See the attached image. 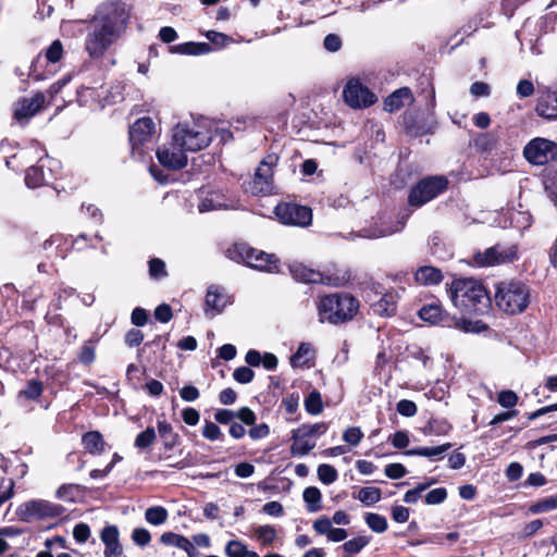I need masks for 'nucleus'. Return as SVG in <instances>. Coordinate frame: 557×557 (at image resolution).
Here are the masks:
<instances>
[{"label":"nucleus","instance_id":"nucleus-1","mask_svg":"<svg viewBox=\"0 0 557 557\" xmlns=\"http://www.w3.org/2000/svg\"><path fill=\"white\" fill-rule=\"evenodd\" d=\"M447 292L453 305L465 314L484 315L492 308L486 288L474 278H455L448 285Z\"/></svg>","mask_w":557,"mask_h":557},{"label":"nucleus","instance_id":"nucleus-2","mask_svg":"<svg viewBox=\"0 0 557 557\" xmlns=\"http://www.w3.org/2000/svg\"><path fill=\"white\" fill-rule=\"evenodd\" d=\"M358 309V299L346 293L326 295L318 304L320 321H326L331 324H339L352 320Z\"/></svg>","mask_w":557,"mask_h":557},{"label":"nucleus","instance_id":"nucleus-3","mask_svg":"<svg viewBox=\"0 0 557 557\" xmlns=\"http://www.w3.org/2000/svg\"><path fill=\"white\" fill-rule=\"evenodd\" d=\"M531 302V288L519 280L503 281L497 284L495 304L507 314L522 313Z\"/></svg>","mask_w":557,"mask_h":557},{"label":"nucleus","instance_id":"nucleus-4","mask_svg":"<svg viewBox=\"0 0 557 557\" xmlns=\"http://www.w3.org/2000/svg\"><path fill=\"white\" fill-rule=\"evenodd\" d=\"M213 135L209 128V121L178 123L172 131V146L185 152H197L209 146Z\"/></svg>","mask_w":557,"mask_h":557},{"label":"nucleus","instance_id":"nucleus-5","mask_svg":"<svg viewBox=\"0 0 557 557\" xmlns=\"http://www.w3.org/2000/svg\"><path fill=\"white\" fill-rule=\"evenodd\" d=\"M225 256L237 263H245L250 268L265 271L277 272L278 260L274 255L257 250L245 243H235L225 250Z\"/></svg>","mask_w":557,"mask_h":557},{"label":"nucleus","instance_id":"nucleus-6","mask_svg":"<svg viewBox=\"0 0 557 557\" xmlns=\"http://www.w3.org/2000/svg\"><path fill=\"white\" fill-rule=\"evenodd\" d=\"M128 18L129 12L126 4L121 0H114L102 3L91 22L120 38L126 28Z\"/></svg>","mask_w":557,"mask_h":557},{"label":"nucleus","instance_id":"nucleus-7","mask_svg":"<svg viewBox=\"0 0 557 557\" xmlns=\"http://www.w3.org/2000/svg\"><path fill=\"white\" fill-rule=\"evenodd\" d=\"M556 8L557 2L553 1L548 5V9H552L549 13L541 17L536 23L532 22L531 20H527L522 28L516 33V36L521 44H523V41H528L530 44V49L533 54L541 53L536 47L540 35L555 30V23L557 20V11L555 10Z\"/></svg>","mask_w":557,"mask_h":557},{"label":"nucleus","instance_id":"nucleus-8","mask_svg":"<svg viewBox=\"0 0 557 557\" xmlns=\"http://www.w3.org/2000/svg\"><path fill=\"white\" fill-rule=\"evenodd\" d=\"M448 188V180L443 175L426 176L420 180L408 196L411 207L420 208L445 193Z\"/></svg>","mask_w":557,"mask_h":557},{"label":"nucleus","instance_id":"nucleus-9","mask_svg":"<svg viewBox=\"0 0 557 557\" xmlns=\"http://www.w3.org/2000/svg\"><path fill=\"white\" fill-rule=\"evenodd\" d=\"M128 135L132 153L143 157L154 140L156 124L151 117H140L129 127Z\"/></svg>","mask_w":557,"mask_h":557},{"label":"nucleus","instance_id":"nucleus-10","mask_svg":"<svg viewBox=\"0 0 557 557\" xmlns=\"http://www.w3.org/2000/svg\"><path fill=\"white\" fill-rule=\"evenodd\" d=\"M208 42H184L172 47V51L180 54H188V55H201L208 54L213 51V49H222L230 45L233 39L226 34L219 33L215 30H208L206 33Z\"/></svg>","mask_w":557,"mask_h":557},{"label":"nucleus","instance_id":"nucleus-11","mask_svg":"<svg viewBox=\"0 0 557 557\" xmlns=\"http://www.w3.org/2000/svg\"><path fill=\"white\" fill-rule=\"evenodd\" d=\"M119 39L111 32L102 29L100 26L90 22L85 37L84 48L91 59H100L109 48Z\"/></svg>","mask_w":557,"mask_h":557},{"label":"nucleus","instance_id":"nucleus-12","mask_svg":"<svg viewBox=\"0 0 557 557\" xmlns=\"http://www.w3.org/2000/svg\"><path fill=\"white\" fill-rule=\"evenodd\" d=\"M278 156L276 153L268 154L256 169L252 181L250 182V191L255 195H268L274 189L273 173L277 165Z\"/></svg>","mask_w":557,"mask_h":557},{"label":"nucleus","instance_id":"nucleus-13","mask_svg":"<svg viewBox=\"0 0 557 557\" xmlns=\"http://www.w3.org/2000/svg\"><path fill=\"white\" fill-rule=\"evenodd\" d=\"M517 259L518 247L513 244H496L474 256L475 262L482 267L512 263Z\"/></svg>","mask_w":557,"mask_h":557},{"label":"nucleus","instance_id":"nucleus-14","mask_svg":"<svg viewBox=\"0 0 557 557\" xmlns=\"http://www.w3.org/2000/svg\"><path fill=\"white\" fill-rule=\"evenodd\" d=\"M274 213L278 221L285 225L305 227L310 225L312 221L310 208L293 202L278 203L274 209Z\"/></svg>","mask_w":557,"mask_h":557},{"label":"nucleus","instance_id":"nucleus-15","mask_svg":"<svg viewBox=\"0 0 557 557\" xmlns=\"http://www.w3.org/2000/svg\"><path fill=\"white\" fill-rule=\"evenodd\" d=\"M343 97L352 109L368 108L377 100L376 96L359 78H351L346 83Z\"/></svg>","mask_w":557,"mask_h":557},{"label":"nucleus","instance_id":"nucleus-16","mask_svg":"<svg viewBox=\"0 0 557 557\" xmlns=\"http://www.w3.org/2000/svg\"><path fill=\"white\" fill-rule=\"evenodd\" d=\"M557 154V145L546 138H534L523 149L525 159L535 165H544Z\"/></svg>","mask_w":557,"mask_h":557},{"label":"nucleus","instance_id":"nucleus-17","mask_svg":"<svg viewBox=\"0 0 557 557\" xmlns=\"http://www.w3.org/2000/svg\"><path fill=\"white\" fill-rule=\"evenodd\" d=\"M63 512L64 508L62 506L42 499L30 500L18 507V515L25 521L54 518L61 516Z\"/></svg>","mask_w":557,"mask_h":557},{"label":"nucleus","instance_id":"nucleus-18","mask_svg":"<svg viewBox=\"0 0 557 557\" xmlns=\"http://www.w3.org/2000/svg\"><path fill=\"white\" fill-rule=\"evenodd\" d=\"M51 163L52 160L46 156V158H40L37 164L29 166L25 174L27 187L37 188L48 184L53 178Z\"/></svg>","mask_w":557,"mask_h":557},{"label":"nucleus","instance_id":"nucleus-19","mask_svg":"<svg viewBox=\"0 0 557 557\" xmlns=\"http://www.w3.org/2000/svg\"><path fill=\"white\" fill-rule=\"evenodd\" d=\"M156 154L160 164L169 170H181L187 165L186 152L178 147L173 148L172 141L160 147Z\"/></svg>","mask_w":557,"mask_h":557},{"label":"nucleus","instance_id":"nucleus-20","mask_svg":"<svg viewBox=\"0 0 557 557\" xmlns=\"http://www.w3.org/2000/svg\"><path fill=\"white\" fill-rule=\"evenodd\" d=\"M44 102L45 96L40 92L30 98H22L15 103L14 119L21 124L27 122L40 110Z\"/></svg>","mask_w":557,"mask_h":557},{"label":"nucleus","instance_id":"nucleus-21","mask_svg":"<svg viewBox=\"0 0 557 557\" xmlns=\"http://www.w3.org/2000/svg\"><path fill=\"white\" fill-rule=\"evenodd\" d=\"M200 212H209L212 210L227 209V199L225 195L219 190L200 189L198 193Z\"/></svg>","mask_w":557,"mask_h":557},{"label":"nucleus","instance_id":"nucleus-22","mask_svg":"<svg viewBox=\"0 0 557 557\" xmlns=\"http://www.w3.org/2000/svg\"><path fill=\"white\" fill-rule=\"evenodd\" d=\"M289 272L295 281L306 284H326L329 282L321 272L310 269L301 263L289 265Z\"/></svg>","mask_w":557,"mask_h":557},{"label":"nucleus","instance_id":"nucleus-23","mask_svg":"<svg viewBox=\"0 0 557 557\" xmlns=\"http://www.w3.org/2000/svg\"><path fill=\"white\" fill-rule=\"evenodd\" d=\"M399 296L395 290H387L382 294L379 300L371 302L373 313L381 317H392L397 311Z\"/></svg>","mask_w":557,"mask_h":557},{"label":"nucleus","instance_id":"nucleus-24","mask_svg":"<svg viewBox=\"0 0 557 557\" xmlns=\"http://www.w3.org/2000/svg\"><path fill=\"white\" fill-rule=\"evenodd\" d=\"M100 539L106 545L104 557H119L122 554V546L119 541V530L115 525L103 528Z\"/></svg>","mask_w":557,"mask_h":557},{"label":"nucleus","instance_id":"nucleus-25","mask_svg":"<svg viewBox=\"0 0 557 557\" xmlns=\"http://www.w3.org/2000/svg\"><path fill=\"white\" fill-rule=\"evenodd\" d=\"M536 113L548 120L557 117V90L545 91L537 101Z\"/></svg>","mask_w":557,"mask_h":557},{"label":"nucleus","instance_id":"nucleus-26","mask_svg":"<svg viewBox=\"0 0 557 557\" xmlns=\"http://www.w3.org/2000/svg\"><path fill=\"white\" fill-rule=\"evenodd\" d=\"M406 101L412 102L413 96L408 87H401L395 90L384 100V110L387 112L398 111L405 106Z\"/></svg>","mask_w":557,"mask_h":557},{"label":"nucleus","instance_id":"nucleus-27","mask_svg":"<svg viewBox=\"0 0 557 557\" xmlns=\"http://www.w3.org/2000/svg\"><path fill=\"white\" fill-rule=\"evenodd\" d=\"M442 280V271L431 265L420 267L414 273V281L424 286L437 285Z\"/></svg>","mask_w":557,"mask_h":557},{"label":"nucleus","instance_id":"nucleus-28","mask_svg":"<svg viewBox=\"0 0 557 557\" xmlns=\"http://www.w3.org/2000/svg\"><path fill=\"white\" fill-rule=\"evenodd\" d=\"M227 305V297L219 287L210 286L206 295V314L209 315V310L214 313H220Z\"/></svg>","mask_w":557,"mask_h":557},{"label":"nucleus","instance_id":"nucleus-29","mask_svg":"<svg viewBox=\"0 0 557 557\" xmlns=\"http://www.w3.org/2000/svg\"><path fill=\"white\" fill-rule=\"evenodd\" d=\"M451 447L450 443H445L438 446H423L408 449L405 454L407 456H421L430 460H441L444 458L445 453Z\"/></svg>","mask_w":557,"mask_h":557},{"label":"nucleus","instance_id":"nucleus-30","mask_svg":"<svg viewBox=\"0 0 557 557\" xmlns=\"http://www.w3.org/2000/svg\"><path fill=\"white\" fill-rule=\"evenodd\" d=\"M82 443L87 453L101 455L106 448V442L98 431H90L83 435Z\"/></svg>","mask_w":557,"mask_h":557},{"label":"nucleus","instance_id":"nucleus-31","mask_svg":"<svg viewBox=\"0 0 557 557\" xmlns=\"http://www.w3.org/2000/svg\"><path fill=\"white\" fill-rule=\"evenodd\" d=\"M158 433L166 450H172L178 443L180 436L165 419L158 420Z\"/></svg>","mask_w":557,"mask_h":557},{"label":"nucleus","instance_id":"nucleus-32","mask_svg":"<svg viewBox=\"0 0 557 557\" xmlns=\"http://www.w3.org/2000/svg\"><path fill=\"white\" fill-rule=\"evenodd\" d=\"M454 326L457 330L462 331L465 333H475V334L482 333L487 330V324H485L483 321H481V320L472 321V320H468L465 318L455 319Z\"/></svg>","mask_w":557,"mask_h":557},{"label":"nucleus","instance_id":"nucleus-33","mask_svg":"<svg viewBox=\"0 0 557 557\" xmlns=\"http://www.w3.org/2000/svg\"><path fill=\"white\" fill-rule=\"evenodd\" d=\"M304 500L307 505V510L309 512H317L321 510V492L315 486L306 487L302 493Z\"/></svg>","mask_w":557,"mask_h":557},{"label":"nucleus","instance_id":"nucleus-34","mask_svg":"<svg viewBox=\"0 0 557 557\" xmlns=\"http://www.w3.org/2000/svg\"><path fill=\"white\" fill-rule=\"evenodd\" d=\"M225 554L227 557H259L256 552L248 550L247 546L238 540L227 542Z\"/></svg>","mask_w":557,"mask_h":557},{"label":"nucleus","instance_id":"nucleus-35","mask_svg":"<svg viewBox=\"0 0 557 557\" xmlns=\"http://www.w3.org/2000/svg\"><path fill=\"white\" fill-rule=\"evenodd\" d=\"M419 317L431 324L444 322L443 310L438 305H426L419 310Z\"/></svg>","mask_w":557,"mask_h":557},{"label":"nucleus","instance_id":"nucleus-36","mask_svg":"<svg viewBox=\"0 0 557 557\" xmlns=\"http://www.w3.org/2000/svg\"><path fill=\"white\" fill-rule=\"evenodd\" d=\"M292 438L293 444L290 450L292 454L296 456H305L315 446V444L309 442L307 437L299 436L298 432L295 430H293Z\"/></svg>","mask_w":557,"mask_h":557},{"label":"nucleus","instance_id":"nucleus-37","mask_svg":"<svg viewBox=\"0 0 557 557\" xmlns=\"http://www.w3.org/2000/svg\"><path fill=\"white\" fill-rule=\"evenodd\" d=\"M44 392V385L38 380H29L26 383L25 388L18 393V398H25L27 400H37Z\"/></svg>","mask_w":557,"mask_h":557},{"label":"nucleus","instance_id":"nucleus-38","mask_svg":"<svg viewBox=\"0 0 557 557\" xmlns=\"http://www.w3.org/2000/svg\"><path fill=\"white\" fill-rule=\"evenodd\" d=\"M169 513L164 507H149L145 512V519L152 525H161L168 520Z\"/></svg>","mask_w":557,"mask_h":557},{"label":"nucleus","instance_id":"nucleus-39","mask_svg":"<svg viewBox=\"0 0 557 557\" xmlns=\"http://www.w3.org/2000/svg\"><path fill=\"white\" fill-rule=\"evenodd\" d=\"M366 506H371L381 500V490L373 486L361 487L356 496Z\"/></svg>","mask_w":557,"mask_h":557},{"label":"nucleus","instance_id":"nucleus-40","mask_svg":"<svg viewBox=\"0 0 557 557\" xmlns=\"http://www.w3.org/2000/svg\"><path fill=\"white\" fill-rule=\"evenodd\" d=\"M401 228L403 225L400 224H397L396 226H375L370 228H363L361 233L362 236L367 238H380L399 232Z\"/></svg>","mask_w":557,"mask_h":557},{"label":"nucleus","instance_id":"nucleus-41","mask_svg":"<svg viewBox=\"0 0 557 557\" xmlns=\"http://www.w3.org/2000/svg\"><path fill=\"white\" fill-rule=\"evenodd\" d=\"M305 408L308 413L317 416L322 412L323 404L321 394L318 391H312L305 399Z\"/></svg>","mask_w":557,"mask_h":557},{"label":"nucleus","instance_id":"nucleus-42","mask_svg":"<svg viewBox=\"0 0 557 557\" xmlns=\"http://www.w3.org/2000/svg\"><path fill=\"white\" fill-rule=\"evenodd\" d=\"M327 430V424L324 422H319L314 424H302L297 428L295 431L298 432L299 436L305 437H314L324 434Z\"/></svg>","mask_w":557,"mask_h":557},{"label":"nucleus","instance_id":"nucleus-43","mask_svg":"<svg viewBox=\"0 0 557 557\" xmlns=\"http://www.w3.org/2000/svg\"><path fill=\"white\" fill-rule=\"evenodd\" d=\"M149 276L159 281L168 276L165 262L159 258H151L148 261Z\"/></svg>","mask_w":557,"mask_h":557},{"label":"nucleus","instance_id":"nucleus-44","mask_svg":"<svg viewBox=\"0 0 557 557\" xmlns=\"http://www.w3.org/2000/svg\"><path fill=\"white\" fill-rule=\"evenodd\" d=\"M429 247L431 253L440 259L448 257V252L445 249V243L443 237L438 233H434L429 238Z\"/></svg>","mask_w":557,"mask_h":557},{"label":"nucleus","instance_id":"nucleus-45","mask_svg":"<svg viewBox=\"0 0 557 557\" xmlns=\"http://www.w3.org/2000/svg\"><path fill=\"white\" fill-rule=\"evenodd\" d=\"M370 542V537L366 535H359L343 544V548L346 553L355 555L360 553Z\"/></svg>","mask_w":557,"mask_h":557},{"label":"nucleus","instance_id":"nucleus-46","mask_svg":"<svg viewBox=\"0 0 557 557\" xmlns=\"http://www.w3.org/2000/svg\"><path fill=\"white\" fill-rule=\"evenodd\" d=\"M364 519L368 527L376 533H383L387 530L386 518L379 513L369 512Z\"/></svg>","mask_w":557,"mask_h":557},{"label":"nucleus","instance_id":"nucleus-47","mask_svg":"<svg viewBox=\"0 0 557 557\" xmlns=\"http://www.w3.org/2000/svg\"><path fill=\"white\" fill-rule=\"evenodd\" d=\"M156 441V431L153 428L148 426L145 431L140 432L135 438V447L146 449L150 447Z\"/></svg>","mask_w":557,"mask_h":557},{"label":"nucleus","instance_id":"nucleus-48","mask_svg":"<svg viewBox=\"0 0 557 557\" xmlns=\"http://www.w3.org/2000/svg\"><path fill=\"white\" fill-rule=\"evenodd\" d=\"M317 472L319 480L326 485L334 483L338 478L337 470L331 465H320Z\"/></svg>","mask_w":557,"mask_h":557},{"label":"nucleus","instance_id":"nucleus-49","mask_svg":"<svg viewBox=\"0 0 557 557\" xmlns=\"http://www.w3.org/2000/svg\"><path fill=\"white\" fill-rule=\"evenodd\" d=\"M434 483H436V480L432 479L429 482L418 484L414 488L407 491L404 495V502L406 504H416L422 493Z\"/></svg>","mask_w":557,"mask_h":557},{"label":"nucleus","instance_id":"nucleus-50","mask_svg":"<svg viewBox=\"0 0 557 557\" xmlns=\"http://www.w3.org/2000/svg\"><path fill=\"white\" fill-rule=\"evenodd\" d=\"M497 137L493 133H485L478 136L474 140L475 146L482 151H490L497 145Z\"/></svg>","mask_w":557,"mask_h":557},{"label":"nucleus","instance_id":"nucleus-51","mask_svg":"<svg viewBox=\"0 0 557 557\" xmlns=\"http://www.w3.org/2000/svg\"><path fill=\"white\" fill-rule=\"evenodd\" d=\"M160 541L166 546H174L182 549L187 541V537L174 532H164Z\"/></svg>","mask_w":557,"mask_h":557},{"label":"nucleus","instance_id":"nucleus-52","mask_svg":"<svg viewBox=\"0 0 557 557\" xmlns=\"http://www.w3.org/2000/svg\"><path fill=\"white\" fill-rule=\"evenodd\" d=\"M557 508V495L543 498L532 505L531 511L534 513L546 512Z\"/></svg>","mask_w":557,"mask_h":557},{"label":"nucleus","instance_id":"nucleus-53","mask_svg":"<svg viewBox=\"0 0 557 557\" xmlns=\"http://www.w3.org/2000/svg\"><path fill=\"white\" fill-rule=\"evenodd\" d=\"M256 534L259 541H261L264 545H270L276 539V530L274 527L265 524L260 525L256 530Z\"/></svg>","mask_w":557,"mask_h":557},{"label":"nucleus","instance_id":"nucleus-54","mask_svg":"<svg viewBox=\"0 0 557 557\" xmlns=\"http://www.w3.org/2000/svg\"><path fill=\"white\" fill-rule=\"evenodd\" d=\"M447 498V490L445 487H436L431 490L425 496L424 500L428 505H440Z\"/></svg>","mask_w":557,"mask_h":557},{"label":"nucleus","instance_id":"nucleus-55","mask_svg":"<svg viewBox=\"0 0 557 557\" xmlns=\"http://www.w3.org/2000/svg\"><path fill=\"white\" fill-rule=\"evenodd\" d=\"M518 399L517 394L510 389L502 391L497 395V401L504 408H513Z\"/></svg>","mask_w":557,"mask_h":557},{"label":"nucleus","instance_id":"nucleus-56","mask_svg":"<svg viewBox=\"0 0 557 557\" xmlns=\"http://www.w3.org/2000/svg\"><path fill=\"white\" fill-rule=\"evenodd\" d=\"M202 436L209 441H218L223 437V434L215 423L206 421L202 428Z\"/></svg>","mask_w":557,"mask_h":557},{"label":"nucleus","instance_id":"nucleus-57","mask_svg":"<svg viewBox=\"0 0 557 557\" xmlns=\"http://www.w3.org/2000/svg\"><path fill=\"white\" fill-rule=\"evenodd\" d=\"M132 540L140 547L147 546L151 541L150 532L145 528H136L132 532Z\"/></svg>","mask_w":557,"mask_h":557},{"label":"nucleus","instance_id":"nucleus-58","mask_svg":"<svg viewBox=\"0 0 557 557\" xmlns=\"http://www.w3.org/2000/svg\"><path fill=\"white\" fill-rule=\"evenodd\" d=\"M63 47L60 40H54L46 51V58L49 62L55 63L61 60Z\"/></svg>","mask_w":557,"mask_h":557},{"label":"nucleus","instance_id":"nucleus-59","mask_svg":"<svg viewBox=\"0 0 557 557\" xmlns=\"http://www.w3.org/2000/svg\"><path fill=\"white\" fill-rule=\"evenodd\" d=\"M255 373L248 367H239L233 372V377L240 384H248L253 380Z\"/></svg>","mask_w":557,"mask_h":557},{"label":"nucleus","instance_id":"nucleus-60","mask_svg":"<svg viewBox=\"0 0 557 557\" xmlns=\"http://www.w3.org/2000/svg\"><path fill=\"white\" fill-rule=\"evenodd\" d=\"M396 410L399 414L404 417H413L417 413L418 408L413 401L408 399H401L397 403Z\"/></svg>","mask_w":557,"mask_h":557},{"label":"nucleus","instance_id":"nucleus-61","mask_svg":"<svg viewBox=\"0 0 557 557\" xmlns=\"http://www.w3.org/2000/svg\"><path fill=\"white\" fill-rule=\"evenodd\" d=\"M95 357L94 344L90 341L84 343L78 356L79 361L84 364H90L95 360Z\"/></svg>","mask_w":557,"mask_h":557},{"label":"nucleus","instance_id":"nucleus-62","mask_svg":"<svg viewBox=\"0 0 557 557\" xmlns=\"http://www.w3.org/2000/svg\"><path fill=\"white\" fill-rule=\"evenodd\" d=\"M362 437L363 433L357 426L348 428L343 434V440L352 446H357Z\"/></svg>","mask_w":557,"mask_h":557},{"label":"nucleus","instance_id":"nucleus-63","mask_svg":"<svg viewBox=\"0 0 557 557\" xmlns=\"http://www.w3.org/2000/svg\"><path fill=\"white\" fill-rule=\"evenodd\" d=\"M384 472L389 479L397 480L405 476L407 470L401 463H389L385 467Z\"/></svg>","mask_w":557,"mask_h":557},{"label":"nucleus","instance_id":"nucleus-64","mask_svg":"<svg viewBox=\"0 0 557 557\" xmlns=\"http://www.w3.org/2000/svg\"><path fill=\"white\" fill-rule=\"evenodd\" d=\"M342 39L337 34H329L324 37L323 46L330 52H337L342 48Z\"/></svg>","mask_w":557,"mask_h":557}]
</instances>
